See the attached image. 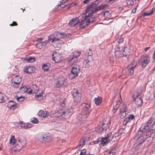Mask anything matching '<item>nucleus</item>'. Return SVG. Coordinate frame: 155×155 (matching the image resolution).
<instances>
[{
	"label": "nucleus",
	"instance_id": "nucleus-18",
	"mask_svg": "<svg viewBox=\"0 0 155 155\" xmlns=\"http://www.w3.org/2000/svg\"><path fill=\"white\" fill-rule=\"evenodd\" d=\"M7 105L9 108H12L13 110L16 108L18 107V105L12 101H9Z\"/></svg>",
	"mask_w": 155,
	"mask_h": 155
},
{
	"label": "nucleus",
	"instance_id": "nucleus-17",
	"mask_svg": "<svg viewBox=\"0 0 155 155\" xmlns=\"http://www.w3.org/2000/svg\"><path fill=\"white\" fill-rule=\"evenodd\" d=\"M35 70V68L33 66H28L25 68L24 71L25 73L29 74L34 72Z\"/></svg>",
	"mask_w": 155,
	"mask_h": 155
},
{
	"label": "nucleus",
	"instance_id": "nucleus-56",
	"mask_svg": "<svg viewBox=\"0 0 155 155\" xmlns=\"http://www.w3.org/2000/svg\"><path fill=\"white\" fill-rule=\"evenodd\" d=\"M17 24L15 21H13L12 23L11 24H10V26H16L17 25Z\"/></svg>",
	"mask_w": 155,
	"mask_h": 155
},
{
	"label": "nucleus",
	"instance_id": "nucleus-19",
	"mask_svg": "<svg viewBox=\"0 0 155 155\" xmlns=\"http://www.w3.org/2000/svg\"><path fill=\"white\" fill-rule=\"evenodd\" d=\"M126 108L127 105L124 104L120 109V113L123 117H125L126 116Z\"/></svg>",
	"mask_w": 155,
	"mask_h": 155
},
{
	"label": "nucleus",
	"instance_id": "nucleus-61",
	"mask_svg": "<svg viewBox=\"0 0 155 155\" xmlns=\"http://www.w3.org/2000/svg\"><path fill=\"white\" fill-rule=\"evenodd\" d=\"M90 0H85L83 2V3L84 4L88 3Z\"/></svg>",
	"mask_w": 155,
	"mask_h": 155
},
{
	"label": "nucleus",
	"instance_id": "nucleus-9",
	"mask_svg": "<svg viewBox=\"0 0 155 155\" xmlns=\"http://www.w3.org/2000/svg\"><path fill=\"white\" fill-rule=\"evenodd\" d=\"M91 110L90 105L88 104H83V107L82 108L81 112L84 115H86L88 117V114L90 113Z\"/></svg>",
	"mask_w": 155,
	"mask_h": 155
},
{
	"label": "nucleus",
	"instance_id": "nucleus-58",
	"mask_svg": "<svg viewBox=\"0 0 155 155\" xmlns=\"http://www.w3.org/2000/svg\"><path fill=\"white\" fill-rule=\"evenodd\" d=\"M11 84H20V83H18V82H15V81H11Z\"/></svg>",
	"mask_w": 155,
	"mask_h": 155
},
{
	"label": "nucleus",
	"instance_id": "nucleus-6",
	"mask_svg": "<svg viewBox=\"0 0 155 155\" xmlns=\"http://www.w3.org/2000/svg\"><path fill=\"white\" fill-rule=\"evenodd\" d=\"M150 58L148 55H142L140 58L139 61L141 66L142 67H145L150 62Z\"/></svg>",
	"mask_w": 155,
	"mask_h": 155
},
{
	"label": "nucleus",
	"instance_id": "nucleus-63",
	"mask_svg": "<svg viewBox=\"0 0 155 155\" xmlns=\"http://www.w3.org/2000/svg\"><path fill=\"white\" fill-rule=\"evenodd\" d=\"M26 59H28V58H22V60L24 61H25L26 62H27V60H26Z\"/></svg>",
	"mask_w": 155,
	"mask_h": 155
},
{
	"label": "nucleus",
	"instance_id": "nucleus-20",
	"mask_svg": "<svg viewBox=\"0 0 155 155\" xmlns=\"http://www.w3.org/2000/svg\"><path fill=\"white\" fill-rule=\"evenodd\" d=\"M79 21L78 18H73L69 22V25L71 27H74L78 23Z\"/></svg>",
	"mask_w": 155,
	"mask_h": 155
},
{
	"label": "nucleus",
	"instance_id": "nucleus-4",
	"mask_svg": "<svg viewBox=\"0 0 155 155\" xmlns=\"http://www.w3.org/2000/svg\"><path fill=\"white\" fill-rule=\"evenodd\" d=\"M90 15H87V12L86 11L84 19L81 21L80 25V27L82 28H84L87 26L90 22H93L95 21V18H92Z\"/></svg>",
	"mask_w": 155,
	"mask_h": 155
},
{
	"label": "nucleus",
	"instance_id": "nucleus-59",
	"mask_svg": "<svg viewBox=\"0 0 155 155\" xmlns=\"http://www.w3.org/2000/svg\"><path fill=\"white\" fill-rule=\"evenodd\" d=\"M104 155H113V154L111 151H110L108 153H106Z\"/></svg>",
	"mask_w": 155,
	"mask_h": 155
},
{
	"label": "nucleus",
	"instance_id": "nucleus-27",
	"mask_svg": "<svg viewBox=\"0 0 155 155\" xmlns=\"http://www.w3.org/2000/svg\"><path fill=\"white\" fill-rule=\"evenodd\" d=\"M155 11V8H152L151 10H149L148 11L146 12L143 13L144 16H147L150 15L152 14L153 12Z\"/></svg>",
	"mask_w": 155,
	"mask_h": 155
},
{
	"label": "nucleus",
	"instance_id": "nucleus-49",
	"mask_svg": "<svg viewBox=\"0 0 155 155\" xmlns=\"http://www.w3.org/2000/svg\"><path fill=\"white\" fill-rule=\"evenodd\" d=\"M61 84H62V83L61 82V81L58 80L57 81V84H56V86L57 87H59L61 86Z\"/></svg>",
	"mask_w": 155,
	"mask_h": 155
},
{
	"label": "nucleus",
	"instance_id": "nucleus-25",
	"mask_svg": "<svg viewBox=\"0 0 155 155\" xmlns=\"http://www.w3.org/2000/svg\"><path fill=\"white\" fill-rule=\"evenodd\" d=\"M21 128L28 129L31 127V124L30 123H26L23 122H20Z\"/></svg>",
	"mask_w": 155,
	"mask_h": 155
},
{
	"label": "nucleus",
	"instance_id": "nucleus-64",
	"mask_svg": "<svg viewBox=\"0 0 155 155\" xmlns=\"http://www.w3.org/2000/svg\"><path fill=\"white\" fill-rule=\"evenodd\" d=\"M153 130L152 131V130H151V131H152V136H153V134L154 136H155V131L153 132Z\"/></svg>",
	"mask_w": 155,
	"mask_h": 155
},
{
	"label": "nucleus",
	"instance_id": "nucleus-28",
	"mask_svg": "<svg viewBox=\"0 0 155 155\" xmlns=\"http://www.w3.org/2000/svg\"><path fill=\"white\" fill-rule=\"evenodd\" d=\"M86 140L84 138H82L79 141V144L78 145L77 147H83L85 144Z\"/></svg>",
	"mask_w": 155,
	"mask_h": 155
},
{
	"label": "nucleus",
	"instance_id": "nucleus-15",
	"mask_svg": "<svg viewBox=\"0 0 155 155\" xmlns=\"http://www.w3.org/2000/svg\"><path fill=\"white\" fill-rule=\"evenodd\" d=\"M49 113L47 111H44L43 110H40L38 113V115L41 118H46L49 115Z\"/></svg>",
	"mask_w": 155,
	"mask_h": 155
},
{
	"label": "nucleus",
	"instance_id": "nucleus-47",
	"mask_svg": "<svg viewBox=\"0 0 155 155\" xmlns=\"http://www.w3.org/2000/svg\"><path fill=\"white\" fill-rule=\"evenodd\" d=\"M67 1H64V0H63L61 1L60 4H59V5H57L55 7V8H58L61 5L66 3H67Z\"/></svg>",
	"mask_w": 155,
	"mask_h": 155
},
{
	"label": "nucleus",
	"instance_id": "nucleus-32",
	"mask_svg": "<svg viewBox=\"0 0 155 155\" xmlns=\"http://www.w3.org/2000/svg\"><path fill=\"white\" fill-rule=\"evenodd\" d=\"M26 60L27 61V62L33 63L35 61L36 58L34 57H29L28 59H26Z\"/></svg>",
	"mask_w": 155,
	"mask_h": 155
},
{
	"label": "nucleus",
	"instance_id": "nucleus-24",
	"mask_svg": "<svg viewBox=\"0 0 155 155\" xmlns=\"http://www.w3.org/2000/svg\"><path fill=\"white\" fill-rule=\"evenodd\" d=\"M107 127H98L96 130V132L98 133H101L103 132L106 131L107 129Z\"/></svg>",
	"mask_w": 155,
	"mask_h": 155
},
{
	"label": "nucleus",
	"instance_id": "nucleus-43",
	"mask_svg": "<svg viewBox=\"0 0 155 155\" xmlns=\"http://www.w3.org/2000/svg\"><path fill=\"white\" fill-rule=\"evenodd\" d=\"M92 60H85L84 61V62L85 63V67L87 68H88L90 66V65L89 64V63L90 61H92Z\"/></svg>",
	"mask_w": 155,
	"mask_h": 155
},
{
	"label": "nucleus",
	"instance_id": "nucleus-16",
	"mask_svg": "<svg viewBox=\"0 0 155 155\" xmlns=\"http://www.w3.org/2000/svg\"><path fill=\"white\" fill-rule=\"evenodd\" d=\"M52 57L53 60L56 63H59L61 60V55L58 54L57 53L55 52L54 53L52 54Z\"/></svg>",
	"mask_w": 155,
	"mask_h": 155
},
{
	"label": "nucleus",
	"instance_id": "nucleus-54",
	"mask_svg": "<svg viewBox=\"0 0 155 155\" xmlns=\"http://www.w3.org/2000/svg\"><path fill=\"white\" fill-rule=\"evenodd\" d=\"M152 131L155 130V121L152 125Z\"/></svg>",
	"mask_w": 155,
	"mask_h": 155
},
{
	"label": "nucleus",
	"instance_id": "nucleus-26",
	"mask_svg": "<svg viewBox=\"0 0 155 155\" xmlns=\"http://www.w3.org/2000/svg\"><path fill=\"white\" fill-rule=\"evenodd\" d=\"M95 104L97 105H99L101 104L102 101L101 97H99L97 98H95L94 99Z\"/></svg>",
	"mask_w": 155,
	"mask_h": 155
},
{
	"label": "nucleus",
	"instance_id": "nucleus-34",
	"mask_svg": "<svg viewBox=\"0 0 155 155\" xmlns=\"http://www.w3.org/2000/svg\"><path fill=\"white\" fill-rule=\"evenodd\" d=\"M5 95L2 93H0V103H2L5 101Z\"/></svg>",
	"mask_w": 155,
	"mask_h": 155
},
{
	"label": "nucleus",
	"instance_id": "nucleus-51",
	"mask_svg": "<svg viewBox=\"0 0 155 155\" xmlns=\"http://www.w3.org/2000/svg\"><path fill=\"white\" fill-rule=\"evenodd\" d=\"M114 51H121L120 50V48L118 45H117L116 46Z\"/></svg>",
	"mask_w": 155,
	"mask_h": 155
},
{
	"label": "nucleus",
	"instance_id": "nucleus-22",
	"mask_svg": "<svg viewBox=\"0 0 155 155\" xmlns=\"http://www.w3.org/2000/svg\"><path fill=\"white\" fill-rule=\"evenodd\" d=\"M87 118L86 115L85 116L82 114L81 112L77 116V119L81 121H84Z\"/></svg>",
	"mask_w": 155,
	"mask_h": 155
},
{
	"label": "nucleus",
	"instance_id": "nucleus-46",
	"mask_svg": "<svg viewBox=\"0 0 155 155\" xmlns=\"http://www.w3.org/2000/svg\"><path fill=\"white\" fill-rule=\"evenodd\" d=\"M36 47L39 49H41L43 47L41 42H38L36 44Z\"/></svg>",
	"mask_w": 155,
	"mask_h": 155
},
{
	"label": "nucleus",
	"instance_id": "nucleus-7",
	"mask_svg": "<svg viewBox=\"0 0 155 155\" xmlns=\"http://www.w3.org/2000/svg\"><path fill=\"white\" fill-rule=\"evenodd\" d=\"M134 100L135 104L138 106H140L143 104L141 98V94L140 93L137 92L134 95Z\"/></svg>",
	"mask_w": 155,
	"mask_h": 155
},
{
	"label": "nucleus",
	"instance_id": "nucleus-5",
	"mask_svg": "<svg viewBox=\"0 0 155 155\" xmlns=\"http://www.w3.org/2000/svg\"><path fill=\"white\" fill-rule=\"evenodd\" d=\"M80 70V68L78 65H74L71 68V73L69 75V78L72 79L78 76Z\"/></svg>",
	"mask_w": 155,
	"mask_h": 155
},
{
	"label": "nucleus",
	"instance_id": "nucleus-3",
	"mask_svg": "<svg viewBox=\"0 0 155 155\" xmlns=\"http://www.w3.org/2000/svg\"><path fill=\"white\" fill-rule=\"evenodd\" d=\"M100 1L99 0H96L87 6L86 10L87 15L91 16L93 13L101 10L99 6L96 7L94 9V7L97 5Z\"/></svg>",
	"mask_w": 155,
	"mask_h": 155
},
{
	"label": "nucleus",
	"instance_id": "nucleus-60",
	"mask_svg": "<svg viewBox=\"0 0 155 155\" xmlns=\"http://www.w3.org/2000/svg\"><path fill=\"white\" fill-rule=\"evenodd\" d=\"M43 38H38L37 41H38V42H40V41L42 40H43Z\"/></svg>",
	"mask_w": 155,
	"mask_h": 155
},
{
	"label": "nucleus",
	"instance_id": "nucleus-48",
	"mask_svg": "<svg viewBox=\"0 0 155 155\" xmlns=\"http://www.w3.org/2000/svg\"><path fill=\"white\" fill-rule=\"evenodd\" d=\"M60 103L61 104V105L62 107H64L65 106V98H64L63 100H62V101H61V100H60Z\"/></svg>",
	"mask_w": 155,
	"mask_h": 155
},
{
	"label": "nucleus",
	"instance_id": "nucleus-39",
	"mask_svg": "<svg viewBox=\"0 0 155 155\" xmlns=\"http://www.w3.org/2000/svg\"><path fill=\"white\" fill-rule=\"evenodd\" d=\"M35 98H37V100L38 101H40L42 100L43 99L42 94L41 93L39 94L36 95Z\"/></svg>",
	"mask_w": 155,
	"mask_h": 155
},
{
	"label": "nucleus",
	"instance_id": "nucleus-57",
	"mask_svg": "<svg viewBox=\"0 0 155 155\" xmlns=\"http://www.w3.org/2000/svg\"><path fill=\"white\" fill-rule=\"evenodd\" d=\"M123 41V38H121L119 39V40L118 41V42L119 43H121Z\"/></svg>",
	"mask_w": 155,
	"mask_h": 155
},
{
	"label": "nucleus",
	"instance_id": "nucleus-31",
	"mask_svg": "<svg viewBox=\"0 0 155 155\" xmlns=\"http://www.w3.org/2000/svg\"><path fill=\"white\" fill-rule=\"evenodd\" d=\"M120 104V102L119 101L117 102L116 105L114 106L113 109V111L114 113L116 112L117 110L119 107V104Z\"/></svg>",
	"mask_w": 155,
	"mask_h": 155
},
{
	"label": "nucleus",
	"instance_id": "nucleus-50",
	"mask_svg": "<svg viewBox=\"0 0 155 155\" xmlns=\"http://www.w3.org/2000/svg\"><path fill=\"white\" fill-rule=\"evenodd\" d=\"M108 6L107 4H103L99 5V7L101 10L103 9L104 8L107 7Z\"/></svg>",
	"mask_w": 155,
	"mask_h": 155
},
{
	"label": "nucleus",
	"instance_id": "nucleus-44",
	"mask_svg": "<svg viewBox=\"0 0 155 155\" xmlns=\"http://www.w3.org/2000/svg\"><path fill=\"white\" fill-rule=\"evenodd\" d=\"M86 153V150L85 149H84L82 150L81 152L80 155H84ZM86 155H94V154H91L90 153H89L88 154H87Z\"/></svg>",
	"mask_w": 155,
	"mask_h": 155
},
{
	"label": "nucleus",
	"instance_id": "nucleus-42",
	"mask_svg": "<svg viewBox=\"0 0 155 155\" xmlns=\"http://www.w3.org/2000/svg\"><path fill=\"white\" fill-rule=\"evenodd\" d=\"M31 121L34 124H37L38 123V119L35 118L33 117L31 120Z\"/></svg>",
	"mask_w": 155,
	"mask_h": 155
},
{
	"label": "nucleus",
	"instance_id": "nucleus-29",
	"mask_svg": "<svg viewBox=\"0 0 155 155\" xmlns=\"http://www.w3.org/2000/svg\"><path fill=\"white\" fill-rule=\"evenodd\" d=\"M21 81V78L18 76H16L14 77L13 79L11 80L12 81H15L18 82L19 83H20Z\"/></svg>",
	"mask_w": 155,
	"mask_h": 155
},
{
	"label": "nucleus",
	"instance_id": "nucleus-40",
	"mask_svg": "<svg viewBox=\"0 0 155 155\" xmlns=\"http://www.w3.org/2000/svg\"><path fill=\"white\" fill-rule=\"evenodd\" d=\"M134 118V115L133 114H130L128 118H126L125 120L127 122H130V120H133Z\"/></svg>",
	"mask_w": 155,
	"mask_h": 155
},
{
	"label": "nucleus",
	"instance_id": "nucleus-38",
	"mask_svg": "<svg viewBox=\"0 0 155 155\" xmlns=\"http://www.w3.org/2000/svg\"><path fill=\"white\" fill-rule=\"evenodd\" d=\"M49 64H43L42 69L45 71H47L49 69Z\"/></svg>",
	"mask_w": 155,
	"mask_h": 155
},
{
	"label": "nucleus",
	"instance_id": "nucleus-62",
	"mask_svg": "<svg viewBox=\"0 0 155 155\" xmlns=\"http://www.w3.org/2000/svg\"><path fill=\"white\" fill-rule=\"evenodd\" d=\"M150 48V47H146V48H144V50L145 51H147L148 49H149V48Z\"/></svg>",
	"mask_w": 155,
	"mask_h": 155
},
{
	"label": "nucleus",
	"instance_id": "nucleus-11",
	"mask_svg": "<svg viewBox=\"0 0 155 155\" xmlns=\"http://www.w3.org/2000/svg\"><path fill=\"white\" fill-rule=\"evenodd\" d=\"M136 66V64H129L126 69V74L131 76L133 74L134 69Z\"/></svg>",
	"mask_w": 155,
	"mask_h": 155
},
{
	"label": "nucleus",
	"instance_id": "nucleus-53",
	"mask_svg": "<svg viewBox=\"0 0 155 155\" xmlns=\"http://www.w3.org/2000/svg\"><path fill=\"white\" fill-rule=\"evenodd\" d=\"M20 84H15L12 85L11 86L12 87H13L14 88H18Z\"/></svg>",
	"mask_w": 155,
	"mask_h": 155
},
{
	"label": "nucleus",
	"instance_id": "nucleus-33",
	"mask_svg": "<svg viewBox=\"0 0 155 155\" xmlns=\"http://www.w3.org/2000/svg\"><path fill=\"white\" fill-rule=\"evenodd\" d=\"M16 139L15 138V136H12L10 138V143L12 145H13L16 142Z\"/></svg>",
	"mask_w": 155,
	"mask_h": 155
},
{
	"label": "nucleus",
	"instance_id": "nucleus-21",
	"mask_svg": "<svg viewBox=\"0 0 155 155\" xmlns=\"http://www.w3.org/2000/svg\"><path fill=\"white\" fill-rule=\"evenodd\" d=\"M110 142V140L109 139H108L107 137H102L101 138V143L103 146H105L107 143Z\"/></svg>",
	"mask_w": 155,
	"mask_h": 155
},
{
	"label": "nucleus",
	"instance_id": "nucleus-14",
	"mask_svg": "<svg viewBox=\"0 0 155 155\" xmlns=\"http://www.w3.org/2000/svg\"><path fill=\"white\" fill-rule=\"evenodd\" d=\"M153 118L151 117L148 121L145 124V125L143 127V131H146L147 130H150L152 127V126H150L151 124L152 123Z\"/></svg>",
	"mask_w": 155,
	"mask_h": 155
},
{
	"label": "nucleus",
	"instance_id": "nucleus-12",
	"mask_svg": "<svg viewBox=\"0 0 155 155\" xmlns=\"http://www.w3.org/2000/svg\"><path fill=\"white\" fill-rule=\"evenodd\" d=\"M26 143V141L25 140H18V143L15 146V148L16 150H15V151H18L20 150L23 148L25 145Z\"/></svg>",
	"mask_w": 155,
	"mask_h": 155
},
{
	"label": "nucleus",
	"instance_id": "nucleus-55",
	"mask_svg": "<svg viewBox=\"0 0 155 155\" xmlns=\"http://www.w3.org/2000/svg\"><path fill=\"white\" fill-rule=\"evenodd\" d=\"M112 134V133L111 132L109 133L107 135L106 137H107L108 139H109V138L111 136Z\"/></svg>",
	"mask_w": 155,
	"mask_h": 155
},
{
	"label": "nucleus",
	"instance_id": "nucleus-10",
	"mask_svg": "<svg viewBox=\"0 0 155 155\" xmlns=\"http://www.w3.org/2000/svg\"><path fill=\"white\" fill-rule=\"evenodd\" d=\"M74 100L75 102H78L80 101L81 98V95L78 92L76 89H74L72 93Z\"/></svg>",
	"mask_w": 155,
	"mask_h": 155
},
{
	"label": "nucleus",
	"instance_id": "nucleus-8",
	"mask_svg": "<svg viewBox=\"0 0 155 155\" xmlns=\"http://www.w3.org/2000/svg\"><path fill=\"white\" fill-rule=\"evenodd\" d=\"M80 54L81 52L77 51H74L73 52V55L69 58L68 59V61L70 62L72 64L77 63L78 61L77 59V58L80 55Z\"/></svg>",
	"mask_w": 155,
	"mask_h": 155
},
{
	"label": "nucleus",
	"instance_id": "nucleus-30",
	"mask_svg": "<svg viewBox=\"0 0 155 155\" xmlns=\"http://www.w3.org/2000/svg\"><path fill=\"white\" fill-rule=\"evenodd\" d=\"M63 110H59L57 111L55 113V116L56 117H62V114Z\"/></svg>",
	"mask_w": 155,
	"mask_h": 155
},
{
	"label": "nucleus",
	"instance_id": "nucleus-45",
	"mask_svg": "<svg viewBox=\"0 0 155 155\" xmlns=\"http://www.w3.org/2000/svg\"><path fill=\"white\" fill-rule=\"evenodd\" d=\"M25 99L24 97L23 96H20L19 97H17V100L19 101V102H22Z\"/></svg>",
	"mask_w": 155,
	"mask_h": 155
},
{
	"label": "nucleus",
	"instance_id": "nucleus-52",
	"mask_svg": "<svg viewBox=\"0 0 155 155\" xmlns=\"http://www.w3.org/2000/svg\"><path fill=\"white\" fill-rule=\"evenodd\" d=\"M101 137H99L98 138L97 140L94 141L93 142L94 143V144H96L98 143L99 142H101Z\"/></svg>",
	"mask_w": 155,
	"mask_h": 155
},
{
	"label": "nucleus",
	"instance_id": "nucleus-1",
	"mask_svg": "<svg viewBox=\"0 0 155 155\" xmlns=\"http://www.w3.org/2000/svg\"><path fill=\"white\" fill-rule=\"evenodd\" d=\"M152 128L150 130H148L144 133L146 131H143V129L142 130L139 131L136 136L135 137V139L137 140L138 139L141 138V141L140 143V144L144 142L145 140L148 142V144H149L153 141V138H151L152 136Z\"/></svg>",
	"mask_w": 155,
	"mask_h": 155
},
{
	"label": "nucleus",
	"instance_id": "nucleus-41",
	"mask_svg": "<svg viewBox=\"0 0 155 155\" xmlns=\"http://www.w3.org/2000/svg\"><path fill=\"white\" fill-rule=\"evenodd\" d=\"M88 59H89V58H91L90 60H93V59L91 55L93 54L92 51L90 49H89V51H88Z\"/></svg>",
	"mask_w": 155,
	"mask_h": 155
},
{
	"label": "nucleus",
	"instance_id": "nucleus-2",
	"mask_svg": "<svg viewBox=\"0 0 155 155\" xmlns=\"http://www.w3.org/2000/svg\"><path fill=\"white\" fill-rule=\"evenodd\" d=\"M64 35H65L64 33H61L59 32H56L54 33V35L49 36L48 41L46 40L41 42L43 47L46 45L48 41L51 40L52 42L56 43L60 40V38H63Z\"/></svg>",
	"mask_w": 155,
	"mask_h": 155
},
{
	"label": "nucleus",
	"instance_id": "nucleus-35",
	"mask_svg": "<svg viewBox=\"0 0 155 155\" xmlns=\"http://www.w3.org/2000/svg\"><path fill=\"white\" fill-rule=\"evenodd\" d=\"M42 142H49L51 140V139L50 137L46 136L45 137H42Z\"/></svg>",
	"mask_w": 155,
	"mask_h": 155
},
{
	"label": "nucleus",
	"instance_id": "nucleus-23",
	"mask_svg": "<svg viewBox=\"0 0 155 155\" xmlns=\"http://www.w3.org/2000/svg\"><path fill=\"white\" fill-rule=\"evenodd\" d=\"M130 54V49L127 47H125L123 50V54L125 57L129 56Z\"/></svg>",
	"mask_w": 155,
	"mask_h": 155
},
{
	"label": "nucleus",
	"instance_id": "nucleus-36",
	"mask_svg": "<svg viewBox=\"0 0 155 155\" xmlns=\"http://www.w3.org/2000/svg\"><path fill=\"white\" fill-rule=\"evenodd\" d=\"M122 55V51H114V56L117 58H120Z\"/></svg>",
	"mask_w": 155,
	"mask_h": 155
},
{
	"label": "nucleus",
	"instance_id": "nucleus-13",
	"mask_svg": "<svg viewBox=\"0 0 155 155\" xmlns=\"http://www.w3.org/2000/svg\"><path fill=\"white\" fill-rule=\"evenodd\" d=\"M72 111L71 108L63 111L62 117L65 119L69 118L72 114Z\"/></svg>",
	"mask_w": 155,
	"mask_h": 155
},
{
	"label": "nucleus",
	"instance_id": "nucleus-37",
	"mask_svg": "<svg viewBox=\"0 0 155 155\" xmlns=\"http://www.w3.org/2000/svg\"><path fill=\"white\" fill-rule=\"evenodd\" d=\"M28 89V88L25 86H22L20 88L21 92L23 94L25 93L27 91Z\"/></svg>",
	"mask_w": 155,
	"mask_h": 155
}]
</instances>
